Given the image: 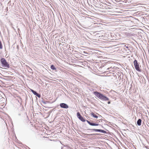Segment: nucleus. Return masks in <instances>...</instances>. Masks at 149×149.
<instances>
[{
	"label": "nucleus",
	"instance_id": "7",
	"mask_svg": "<svg viewBox=\"0 0 149 149\" xmlns=\"http://www.w3.org/2000/svg\"><path fill=\"white\" fill-rule=\"evenodd\" d=\"M91 130H92L93 131L99 132L103 133H105L106 132L105 131L103 130L100 129H92Z\"/></svg>",
	"mask_w": 149,
	"mask_h": 149
},
{
	"label": "nucleus",
	"instance_id": "11",
	"mask_svg": "<svg viewBox=\"0 0 149 149\" xmlns=\"http://www.w3.org/2000/svg\"><path fill=\"white\" fill-rule=\"evenodd\" d=\"M51 68L53 70H56V68H55L54 66L53 65H51Z\"/></svg>",
	"mask_w": 149,
	"mask_h": 149
},
{
	"label": "nucleus",
	"instance_id": "2",
	"mask_svg": "<svg viewBox=\"0 0 149 149\" xmlns=\"http://www.w3.org/2000/svg\"><path fill=\"white\" fill-rule=\"evenodd\" d=\"M134 63L136 70L139 72H141V70L139 68V65L137 61L136 60H134Z\"/></svg>",
	"mask_w": 149,
	"mask_h": 149
},
{
	"label": "nucleus",
	"instance_id": "3",
	"mask_svg": "<svg viewBox=\"0 0 149 149\" xmlns=\"http://www.w3.org/2000/svg\"><path fill=\"white\" fill-rule=\"evenodd\" d=\"M94 94L95 96L101 100L103 94L97 91H95L94 92Z\"/></svg>",
	"mask_w": 149,
	"mask_h": 149
},
{
	"label": "nucleus",
	"instance_id": "10",
	"mask_svg": "<svg viewBox=\"0 0 149 149\" xmlns=\"http://www.w3.org/2000/svg\"><path fill=\"white\" fill-rule=\"evenodd\" d=\"M91 115L93 116L95 118H98V116H97V115H95V114H94V113H93V112H92L91 113Z\"/></svg>",
	"mask_w": 149,
	"mask_h": 149
},
{
	"label": "nucleus",
	"instance_id": "9",
	"mask_svg": "<svg viewBox=\"0 0 149 149\" xmlns=\"http://www.w3.org/2000/svg\"><path fill=\"white\" fill-rule=\"evenodd\" d=\"M141 120L139 119L137 121V123L138 125L140 126L141 125Z\"/></svg>",
	"mask_w": 149,
	"mask_h": 149
},
{
	"label": "nucleus",
	"instance_id": "6",
	"mask_svg": "<svg viewBox=\"0 0 149 149\" xmlns=\"http://www.w3.org/2000/svg\"><path fill=\"white\" fill-rule=\"evenodd\" d=\"M60 106L61 108L64 109H67L69 107L68 105L65 103H60Z\"/></svg>",
	"mask_w": 149,
	"mask_h": 149
},
{
	"label": "nucleus",
	"instance_id": "14",
	"mask_svg": "<svg viewBox=\"0 0 149 149\" xmlns=\"http://www.w3.org/2000/svg\"><path fill=\"white\" fill-rule=\"evenodd\" d=\"M36 96L39 98L40 97H41L40 95L38 93Z\"/></svg>",
	"mask_w": 149,
	"mask_h": 149
},
{
	"label": "nucleus",
	"instance_id": "1",
	"mask_svg": "<svg viewBox=\"0 0 149 149\" xmlns=\"http://www.w3.org/2000/svg\"><path fill=\"white\" fill-rule=\"evenodd\" d=\"M1 62L3 67L7 68H10L9 64L7 63L6 60L4 58H1Z\"/></svg>",
	"mask_w": 149,
	"mask_h": 149
},
{
	"label": "nucleus",
	"instance_id": "4",
	"mask_svg": "<svg viewBox=\"0 0 149 149\" xmlns=\"http://www.w3.org/2000/svg\"><path fill=\"white\" fill-rule=\"evenodd\" d=\"M77 118L81 121L82 122H85L86 120L83 118L81 115L80 113L77 112Z\"/></svg>",
	"mask_w": 149,
	"mask_h": 149
},
{
	"label": "nucleus",
	"instance_id": "13",
	"mask_svg": "<svg viewBox=\"0 0 149 149\" xmlns=\"http://www.w3.org/2000/svg\"><path fill=\"white\" fill-rule=\"evenodd\" d=\"M33 93L35 95H36V96L37 95V94L38 93H37V92L36 91H34V92H33Z\"/></svg>",
	"mask_w": 149,
	"mask_h": 149
},
{
	"label": "nucleus",
	"instance_id": "5",
	"mask_svg": "<svg viewBox=\"0 0 149 149\" xmlns=\"http://www.w3.org/2000/svg\"><path fill=\"white\" fill-rule=\"evenodd\" d=\"M86 121L87 122L91 125L93 126H101V125L100 124H99L98 123H93L92 122H91L90 121L86 120Z\"/></svg>",
	"mask_w": 149,
	"mask_h": 149
},
{
	"label": "nucleus",
	"instance_id": "16",
	"mask_svg": "<svg viewBox=\"0 0 149 149\" xmlns=\"http://www.w3.org/2000/svg\"><path fill=\"white\" fill-rule=\"evenodd\" d=\"M108 104H110V101L108 102Z\"/></svg>",
	"mask_w": 149,
	"mask_h": 149
},
{
	"label": "nucleus",
	"instance_id": "8",
	"mask_svg": "<svg viewBox=\"0 0 149 149\" xmlns=\"http://www.w3.org/2000/svg\"><path fill=\"white\" fill-rule=\"evenodd\" d=\"M101 100H103L104 101H108L109 100V98L104 96V95H103Z\"/></svg>",
	"mask_w": 149,
	"mask_h": 149
},
{
	"label": "nucleus",
	"instance_id": "12",
	"mask_svg": "<svg viewBox=\"0 0 149 149\" xmlns=\"http://www.w3.org/2000/svg\"><path fill=\"white\" fill-rule=\"evenodd\" d=\"M3 46L1 41L0 40V49H2Z\"/></svg>",
	"mask_w": 149,
	"mask_h": 149
},
{
	"label": "nucleus",
	"instance_id": "15",
	"mask_svg": "<svg viewBox=\"0 0 149 149\" xmlns=\"http://www.w3.org/2000/svg\"><path fill=\"white\" fill-rule=\"evenodd\" d=\"M31 91L32 92V93H33V92L35 91H34L32 89H31Z\"/></svg>",
	"mask_w": 149,
	"mask_h": 149
}]
</instances>
